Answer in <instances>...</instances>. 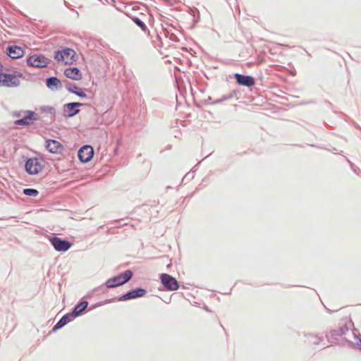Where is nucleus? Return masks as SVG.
Masks as SVG:
<instances>
[{"mask_svg": "<svg viewBox=\"0 0 361 361\" xmlns=\"http://www.w3.org/2000/svg\"><path fill=\"white\" fill-rule=\"evenodd\" d=\"M23 75L18 71L11 73H0V86L6 87H16L24 80Z\"/></svg>", "mask_w": 361, "mask_h": 361, "instance_id": "nucleus-1", "label": "nucleus"}, {"mask_svg": "<svg viewBox=\"0 0 361 361\" xmlns=\"http://www.w3.org/2000/svg\"><path fill=\"white\" fill-rule=\"evenodd\" d=\"M76 52L71 48H65L55 53L54 59L64 65H71L77 59Z\"/></svg>", "mask_w": 361, "mask_h": 361, "instance_id": "nucleus-2", "label": "nucleus"}, {"mask_svg": "<svg viewBox=\"0 0 361 361\" xmlns=\"http://www.w3.org/2000/svg\"><path fill=\"white\" fill-rule=\"evenodd\" d=\"M132 271L127 270L123 273L107 280L106 285L108 288H115L128 281L132 278Z\"/></svg>", "mask_w": 361, "mask_h": 361, "instance_id": "nucleus-3", "label": "nucleus"}, {"mask_svg": "<svg viewBox=\"0 0 361 361\" xmlns=\"http://www.w3.org/2000/svg\"><path fill=\"white\" fill-rule=\"evenodd\" d=\"M44 166L43 159L38 158H30L25 164L26 171L31 175H36L42 171Z\"/></svg>", "mask_w": 361, "mask_h": 361, "instance_id": "nucleus-4", "label": "nucleus"}, {"mask_svg": "<svg viewBox=\"0 0 361 361\" xmlns=\"http://www.w3.org/2000/svg\"><path fill=\"white\" fill-rule=\"evenodd\" d=\"M161 282L168 290H176L179 288L177 280L167 274H162L160 276Z\"/></svg>", "mask_w": 361, "mask_h": 361, "instance_id": "nucleus-5", "label": "nucleus"}, {"mask_svg": "<svg viewBox=\"0 0 361 361\" xmlns=\"http://www.w3.org/2000/svg\"><path fill=\"white\" fill-rule=\"evenodd\" d=\"M27 62L31 66L44 68L47 66L49 60L44 56L34 54L27 59Z\"/></svg>", "mask_w": 361, "mask_h": 361, "instance_id": "nucleus-6", "label": "nucleus"}, {"mask_svg": "<svg viewBox=\"0 0 361 361\" xmlns=\"http://www.w3.org/2000/svg\"><path fill=\"white\" fill-rule=\"evenodd\" d=\"M94 150L90 145H85L78 151V158L82 163L89 162L93 157Z\"/></svg>", "mask_w": 361, "mask_h": 361, "instance_id": "nucleus-7", "label": "nucleus"}, {"mask_svg": "<svg viewBox=\"0 0 361 361\" xmlns=\"http://www.w3.org/2000/svg\"><path fill=\"white\" fill-rule=\"evenodd\" d=\"M37 120V114L33 111H25L23 113V117L16 120L15 124L20 126L30 125Z\"/></svg>", "mask_w": 361, "mask_h": 361, "instance_id": "nucleus-8", "label": "nucleus"}, {"mask_svg": "<svg viewBox=\"0 0 361 361\" xmlns=\"http://www.w3.org/2000/svg\"><path fill=\"white\" fill-rule=\"evenodd\" d=\"M51 245L54 247L60 252L67 251L71 247V243L66 240H63L58 237H54L51 240Z\"/></svg>", "mask_w": 361, "mask_h": 361, "instance_id": "nucleus-9", "label": "nucleus"}, {"mask_svg": "<svg viewBox=\"0 0 361 361\" xmlns=\"http://www.w3.org/2000/svg\"><path fill=\"white\" fill-rule=\"evenodd\" d=\"M234 77L237 82L240 85L250 87L255 84V79L252 76L235 73Z\"/></svg>", "mask_w": 361, "mask_h": 361, "instance_id": "nucleus-10", "label": "nucleus"}, {"mask_svg": "<svg viewBox=\"0 0 361 361\" xmlns=\"http://www.w3.org/2000/svg\"><path fill=\"white\" fill-rule=\"evenodd\" d=\"M46 147L51 153H61L63 149V145L55 140H47Z\"/></svg>", "mask_w": 361, "mask_h": 361, "instance_id": "nucleus-11", "label": "nucleus"}, {"mask_svg": "<svg viewBox=\"0 0 361 361\" xmlns=\"http://www.w3.org/2000/svg\"><path fill=\"white\" fill-rule=\"evenodd\" d=\"M7 54L12 59H19L24 56V49L18 46H10L7 49Z\"/></svg>", "mask_w": 361, "mask_h": 361, "instance_id": "nucleus-12", "label": "nucleus"}, {"mask_svg": "<svg viewBox=\"0 0 361 361\" xmlns=\"http://www.w3.org/2000/svg\"><path fill=\"white\" fill-rule=\"evenodd\" d=\"M145 293H146V290L145 289L137 288L136 290L130 291V292L127 293L126 294L122 295L119 298V300L120 301L128 300L136 298L138 297H142L145 295Z\"/></svg>", "mask_w": 361, "mask_h": 361, "instance_id": "nucleus-13", "label": "nucleus"}, {"mask_svg": "<svg viewBox=\"0 0 361 361\" xmlns=\"http://www.w3.org/2000/svg\"><path fill=\"white\" fill-rule=\"evenodd\" d=\"M64 75L72 80H79L82 78L80 71L75 67L68 68L64 71Z\"/></svg>", "mask_w": 361, "mask_h": 361, "instance_id": "nucleus-14", "label": "nucleus"}, {"mask_svg": "<svg viewBox=\"0 0 361 361\" xmlns=\"http://www.w3.org/2000/svg\"><path fill=\"white\" fill-rule=\"evenodd\" d=\"M79 105L80 104L76 102L68 104L65 109L66 115L67 116H73L75 115L79 111V110L76 109L75 107H78Z\"/></svg>", "mask_w": 361, "mask_h": 361, "instance_id": "nucleus-15", "label": "nucleus"}, {"mask_svg": "<svg viewBox=\"0 0 361 361\" xmlns=\"http://www.w3.org/2000/svg\"><path fill=\"white\" fill-rule=\"evenodd\" d=\"M73 319V314H69L64 315L55 325V326L54 327V330L62 328L63 326H65L66 324L70 322Z\"/></svg>", "mask_w": 361, "mask_h": 361, "instance_id": "nucleus-16", "label": "nucleus"}, {"mask_svg": "<svg viewBox=\"0 0 361 361\" xmlns=\"http://www.w3.org/2000/svg\"><path fill=\"white\" fill-rule=\"evenodd\" d=\"M88 302L87 301H82L75 306L71 314H73V317L80 315L87 307Z\"/></svg>", "mask_w": 361, "mask_h": 361, "instance_id": "nucleus-17", "label": "nucleus"}, {"mask_svg": "<svg viewBox=\"0 0 361 361\" xmlns=\"http://www.w3.org/2000/svg\"><path fill=\"white\" fill-rule=\"evenodd\" d=\"M60 85V80L55 77H51L47 80V86L50 89L54 87L58 88Z\"/></svg>", "mask_w": 361, "mask_h": 361, "instance_id": "nucleus-18", "label": "nucleus"}, {"mask_svg": "<svg viewBox=\"0 0 361 361\" xmlns=\"http://www.w3.org/2000/svg\"><path fill=\"white\" fill-rule=\"evenodd\" d=\"M23 193L27 196H37L38 194V191L35 189L26 188L24 189Z\"/></svg>", "mask_w": 361, "mask_h": 361, "instance_id": "nucleus-19", "label": "nucleus"}, {"mask_svg": "<svg viewBox=\"0 0 361 361\" xmlns=\"http://www.w3.org/2000/svg\"><path fill=\"white\" fill-rule=\"evenodd\" d=\"M133 21L135 22V23L138 25L143 31H146L147 30V26L145 25V24L141 20H140L138 18H135L133 19Z\"/></svg>", "mask_w": 361, "mask_h": 361, "instance_id": "nucleus-20", "label": "nucleus"}, {"mask_svg": "<svg viewBox=\"0 0 361 361\" xmlns=\"http://www.w3.org/2000/svg\"><path fill=\"white\" fill-rule=\"evenodd\" d=\"M74 92L80 97H85V92L80 91V92Z\"/></svg>", "mask_w": 361, "mask_h": 361, "instance_id": "nucleus-21", "label": "nucleus"}, {"mask_svg": "<svg viewBox=\"0 0 361 361\" xmlns=\"http://www.w3.org/2000/svg\"><path fill=\"white\" fill-rule=\"evenodd\" d=\"M2 68H3V66L1 65V63H0V71L2 70Z\"/></svg>", "mask_w": 361, "mask_h": 361, "instance_id": "nucleus-22", "label": "nucleus"}, {"mask_svg": "<svg viewBox=\"0 0 361 361\" xmlns=\"http://www.w3.org/2000/svg\"><path fill=\"white\" fill-rule=\"evenodd\" d=\"M17 116H21V114L20 113H18V114H16Z\"/></svg>", "mask_w": 361, "mask_h": 361, "instance_id": "nucleus-23", "label": "nucleus"}]
</instances>
